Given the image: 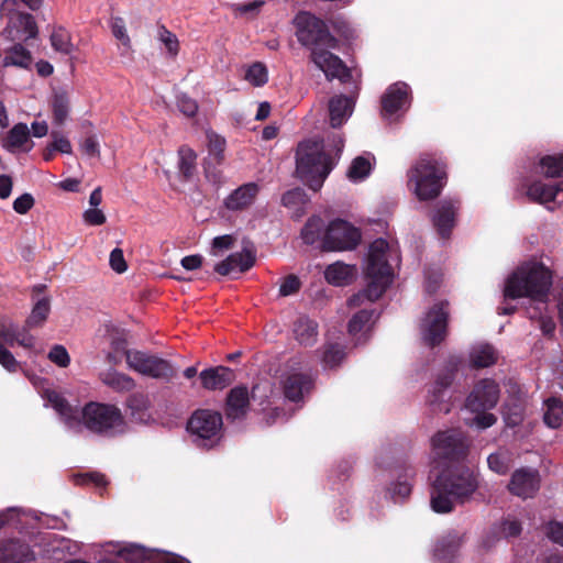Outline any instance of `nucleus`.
<instances>
[{"label": "nucleus", "mask_w": 563, "mask_h": 563, "mask_svg": "<svg viewBox=\"0 0 563 563\" xmlns=\"http://www.w3.org/2000/svg\"><path fill=\"white\" fill-rule=\"evenodd\" d=\"M233 244V238L231 235L217 236L212 241L211 254L214 256L222 255V252L231 249Z\"/></svg>", "instance_id": "obj_63"}, {"label": "nucleus", "mask_w": 563, "mask_h": 563, "mask_svg": "<svg viewBox=\"0 0 563 563\" xmlns=\"http://www.w3.org/2000/svg\"><path fill=\"white\" fill-rule=\"evenodd\" d=\"M324 223L320 217L313 216L306 222L301 230V239L303 243L313 245L317 242L320 243L322 249V239L325 232Z\"/></svg>", "instance_id": "obj_38"}, {"label": "nucleus", "mask_w": 563, "mask_h": 563, "mask_svg": "<svg viewBox=\"0 0 563 563\" xmlns=\"http://www.w3.org/2000/svg\"><path fill=\"white\" fill-rule=\"evenodd\" d=\"M255 263V255L249 249L230 254L225 260L216 264L214 272L222 276L239 272L249 271Z\"/></svg>", "instance_id": "obj_21"}, {"label": "nucleus", "mask_w": 563, "mask_h": 563, "mask_svg": "<svg viewBox=\"0 0 563 563\" xmlns=\"http://www.w3.org/2000/svg\"><path fill=\"white\" fill-rule=\"evenodd\" d=\"M52 109L54 122L56 124H63L69 112V98L66 92L58 91L54 93Z\"/></svg>", "instance_id": "obj_46"}, {"label": "nucleus", "mask_w": 563, "mask_h": 563, "mask_svg": "<svg viewBox=\"0 0 563 563\" xmlns=\"http://www.w3.org/2000/svg\"><path fill=\"white\" fill-rule=\"evenodd\" d=\"M34 559V552L20 540H11L2 544V563H26Z\"/></svg>", "instance_id": "obj_30"}, {"label": "nucleus", "mask_w": 563, "mask_h": 563, "mask_svg": "<svg viewBox=\"0 0 563 563\" xmlns=\"http://www.w3.org/2000/svg\"><path fill=\"white\" fill-rule=\"evenodd\" d=\"M551 285L552 273L547 266L539 262H526L507 278L504 288L506 299L527 297L537 303L528 309L529 318H540L541 330L547 335L552 334L555 328L552 319L543 316Z\"/></svg>", "instance_id": "obj_3"}, {"label": "nucleus", "mask_w": 563, "mask_h": 563, "mask_svg": "<svg viewBox=\"0 0 563 563\" xmlns=\"http://www.w3.org/2000/svg\"><path fill=\"white\" fill-rule=\"evenodd\" d=\"M33 58L31 52L21 43H16L5 51L2 59V66H15L27 69L32 65Z\"/></svg>", "instance_id": "obj_36"}, {"label": "nucleus", "mask_w": 563, "mask_h": 563, "mask_svg": "<svg viewBox=\"0 0 563 563\" xmlns=\"http://www.w3.org/2000/svg\"><path fill=\"white\" fill-rule=\"evenodd\" d=\"M222 416L218 411L200 409L192 413L187 430L192 442L200 448H212L221 438Z\"/></svg>", "instance_id": "obj_9"}, {"label": "nucleus", "mask_w": 563, "mask_h": 563, "mask_svg": "<svg viewBox=\"0 0 563 563\" xmlns=\"http://www.w3.org/2000/svg\"><path fill=\"white\" fill-rule=\"evenodd\" d=\"M82 219L86 224L92 227L102 225L107 221L106 214L99 208H88L84 211Z\"/></svg>", "instance_id": "obj_60"}, {"label": "nucleus", "mask_w": 563, "mask_h": 563, "mask_svg": "<svg viewBox=\"0 0 563 563\" xmlns=\"http://www.w3.org/2000/svg\"><path fill=\"white\" fill-rule=\"evenodd\" d=\"M179 155V170L186 177L192 176L196 167L197 155L194 150L188 146H181L178 151Z\"/></svg>", "instance_id": "obj_48"}, {"label": "nucleus", "mask_w": 563, "mask_h": 563, "mask_svg": "<svg viewBox=\"0 0 563 563\" xmlns=\"http://www.w3.org/2000/svg\"><path fill=\"white\" fill-rule=\"evenodd\" d=\"M5 33L12 41L26 42L31 38H35L38 34V30L32 14L16 12L10 16Z\"/></svg>", "instance_id": "obj_19"}, {"label": "nucleus", "mask_w": 563, "mask_h": 563, "mask_svg": "<svg viewBox=\"0 0 563 563\" xmlns=\"http://www.w3.org/2000/svg\"><path fill=\"white\" fill-rule=\"evenodd\" d=\"M445 166L430 156H421L408 172V186L419 200L437 198L445 183Z\"/></svg>", "instance_id": "obj_7"}, {"label": "nucleus", "mask_w": 563, "mask_h": 563, "mask_svg": "<svg viewBox=\"0 0 563 563\" xmlns=\"http://www.w3.org/2000/svg\"><path fill=\"white\" fill-rule=\"evenodd\" d=\"M35 200L31 194H23L13 201V210L18 214H25L34 207Z\"/></svg>", "instance_id": "obj_62"}, {"label": "nucleus", "mask_w": 563, "mask_h": 563, "mask_svg": "<svg viewBox=\"0 0 563 563\" xmlns=\"http://www.w3.org/2000/svg\"><path fill=\"white\" fill-rule=\"evenodd\" d=\"M354 99L343 95L334 96L329 101L330 124L339 128L352 115Z\"/></svg>", "instance_id": "obj_25"}, {"label": "nucleus", "mask_w": 563, "mask_h": 563, "mask_svg": "<svg viewBox=\"0 0 563 563\" xmlns=\"http://www.w3.org/2000/svg\"><path fill=\"white\" fill-rule=\"evenodd\" d=\"M461 545V537L456 532H449L438 540L433 549V556L438 563H453Z\"/></svg>", "instance_id": "obj_26"}, {"label": "nucleus", "mask_w": 563, "mask_h": 563, "mask_svg": "<svg viewBox=\"0 0 563 563\" xmlns=\"http://www.w3.org/2000/svg\"><path fill=\"white\" fill-rule=\"evenodd\" d=\"M306 201V195L303 190L295 188L285 192L282 197V202L287 208H296L303 205Z\"/></svg>", "instance_id": "obj_56"}, {"label": "nucleus", "mask_w": 563, "mask_h": 563, "mask_svg": "<svg viewBox=\"0 0 563 563\" xmlns=\"http://www.w3.org/2000/svg\"><path fill=\"white\" fill-rule=\"evenodd\" d=\"M459 202L455 200H442L438 203L432 214V222L439 235L448 239L455 225Z\"/></svg>", "instance_id": "obj_20"}, {"label": "nucleus", "mask_w": 563, "mask_h": 563, "mask_svg": "<svg viewBox=\"0 0 563 563\" xmlns=\"http://www.w3.org/2000/svg\"><path fill=\"white\" fill-rule=\"evenodd\" d=\"M409 86L406 82H395L382 98L383 113L391 119L398 112L406 111L410 104Z\"/></svg>", "instance_id": "obj_18"}, {"label": "nucleus", "mask_w": 563, "mask_h": 563, "mask_svg": "<svg viewBox=\"0 0 563 563\" xmlns=\"http://www.w3.org/2000/svg\"><path fill=\"white\" fill-rule=\"evenodd\" d=\"M47 358L60 368H66L70 364V355L62 344L53 345L47 354Z\"/></svg>", "instance_id": "obj_52"}, {"label": "nucleus", "mask_w": 563, "mask_h": 563, "mask_svg": "<svg viewBox=\"0 0 563 563\" xmlns=\"http://www.w3.org/2000/svg\"><path fill=\"white\" fill-rule=\"evenodd\" d=\"M540 488V475L537 470L521 467L516 470L508 484L509 492L522 499L533 497Z\"/></svg>", "instance_id": "obj_16"}, {"label": "nucleus", "mask_w": 563, "mask_h": 563, "mask_svg": "<svg viewBox=\"0 0 563 563\" xmlns=\"http://www.w3.org/2000/svg\"><path fill=\"white\" fill-rule=\"evenodd\" d=\"M244 78L252 86L262 87L268 81L267 67L261 62L253 63L246 68Z\"/></svg>", "instance_id": "obj_47"}, {"label": "nucleus", "mask_w": 563, "mask_h": 563, "mask_svg": "<svg viewBox=\"0 0 563 563\" xmlns=\"http://www.w3.org/2000/svg\"><path fill=\"white\" fill-rule=\"evenodd\" d=\"M294 334L301 345H313L318 336V324L308 317L301 316L294 324Z\"/></svg>", "instance_id": "obj_35"}, {"label": "nucleus", "mask_w": 563, "mask_h": 563, "mask_svg": "<svg viewBox=\"0 0 563 563\" xmlns=\"http://www.w3.org/2000/svg\"><path fill=\"white\" fill-rule=\"evenodd\" d=\"M37 519L32 511H24L20 508H8L2 511V527L12 526L15 529L22 530L27 527L31 520Z\"/></svg>", "instance_id": "obj_39"}, {"label": "nucleus", "mask_w": 563, "mask_h": 563, "mask_svg": "<svg viewBox=\"0 0 563 563\" xmlns=\"http://www.w3.org/2000/svg\"><path fill=\"white\" fill-rule=\"evenodd\" d=\"M547 534L554 543L563 547V523L553 521L547 528Z\"/></svg>", "instance_id": "obj_64"}, {"label": "nucleus", "mask_w": 563, "mask_h": 563, "mask_svg": "<svg viewBox=\"0 0 563 563\" xmlns=\"http://www.w3.org/2000/svg\"><path fill=\"white\" fill-rule=\"evenodd\" d=\"M499 386L490 378L479 380L466 399V408L473 412L493 409L499 399Z\"/></svg>", "instance_id": "obj_15"}, {"label": "nucleus", "mask_w": 563, "mask_h": 563, "mask_svg": "<svg viewBox=\"0 0 563 563\" xmlns=\"http://www.w3.org/2000/svg\"><path fill=\"white\" fill-rule=\"evenodd\" d=\"M260 187L256 183L244 184L234 189L225 199L224 206L228 210L239 211L250 207L257 194Z\"/></svg>", "instance_id": "obj_23"}, {"label": "nucleus", "mask_w": 563, "mask_h": 563, "mask_svg": "<svg viewBox=\"0 0 563 563\" xmlns=\"http://www.w3.org/2000/svg\"><path fill=\"white\" fill-rule=\"evenodd\" d=\"M42 397L45 406L52 407L58 413L65 428L73 433H80L84 428L107 437L125 431L124 418L120 409L113 405L91 401L79 411L56 390L46 389Z\"/></svg>", "instance_id": "obj_1"}, {"label": "nucleus", "mask_w": 563, "mask_h": 563, "mask_svg": "<svg viewBox=\"0 0 563 563\" xmlns=\"http://www.w3.org/2000/svg\"><path fill=\"white\" fill-rule=\"evenodd\" d=\"M110 267L118 274H122L128 269V265L123 255V251L115 247L111 251L109 257Z\"/></svg>", "instance_id": "obj_61"}, {"label": "nucleus", "mask_w": 563, "mask_h": 563, "mask_svg": "<svg viewBox=\"0 0 563 563\" xmlns=\"http://www.w3.org/2000/svg\"><path fill=\"white\" fill-rule=\"evenodd\" d=\"M449 319V302L434 303L424 314L420 323L423 342L429 346L440 344L446 336Z\"/></svg>", "instance_id": "obj_13"}, {"label": "nucleus", "mask_w": 563, "mask_h": 563, "mask_svg": "<svg viewBox=\"0 0 563 563\" xmlns=\"http://www.w3.org/2000/svg\"><path fill=\"white\" fill-rule=\"evenodd\" d=\"M361 241V231L350 222L336 219L329 223L322 239L323 251H351Z\"/></svg>", "instance_id": "obj_12"}, {"label": "nucleus", "mask_w": 563, "mask_h": 563, "mask_svg": "<svg viewBox=\"0 0 563 563\" xmlns=\"http://www.w3.org/2000/svg\"><path fill=\"white\" fill-rule=\"evenodd\" d=\"M249 391L246 387H234L228 395L227 416L229 419H241L245 416L249 408Z\"/></svg>", "instance_id": "obj_28"}, {"label": "nucleus", "mask_w": 563, "mask_h": 563, "mask_svg": "<svg viewBox=\"0 0 563 563\" xmlns=\"http://www.w3.org/2000/svg\"><path fill=\"white\" fill-rule=\"evenodd\" d=\"M355 265H349L342 262H335L329 265L324 272L327 282L334 286L349 285L355 279Z\"/></svg>", "instance_id": "obj_32"}, {"label": "nucleus", "mask_w": 563, "mask_h": 563, "mask_svg": "<svg viewBox=\"0 0 563 563\" xmlns=\"http://www.w3.org/2000/svg\"><path fill=\"white\" fill-rule=\"evenodd\" d=\"M497 358L498 353L495 347L484 342L472 345L468 352L470 364L476 368L492 366L497 362Z\"/></svg>", "instance_id": "obj_31"}, {"label": "nucleus", "mask_w": 563, "mask_h": 563, "mask_svg": "<svg viewBox=\"0 0 563 563\" xmlns=\"http://www.w3.org/2000/svg\"><path fill=\"white\" fill-rule=\"evenodd\" d=\"M3 343L9 345L19 344L30 349L34 345V336L30 334L26 329L2 320V344Z\"/></svg>", "instance_id": "obj_33"}, {"label": "nucleus", "mask_w": 563, "mask_h": 563, "mask_svg": "<svg viewBox=\"0 0 563 563\" xmlns=\"http://www.w3.org/2000/svg\"><path fill=\"white\" fill-rule=\"evenodd\" d=\"M148 405V399L142 394H134L128 399L131 416L137 422H146L150 420Z\"/></svg>", "instance_id": "obj_41"}, {"label": "nucleus", "mask_w": 563, "mask_h": 563, "mask_svg": "<svg viewBox=\"0 0 563 563\" xmlns=\"http://www.w3.org/2000/svg\"><path fill=\"white\" fill-rule=\"evenodd\" d=\"M51 311V303L48 297H43L38 299L31 311L26 320V324L30 328L41 327L45 320L47 319Z\"/></svg>", "instance_id": "obj_44"}, {"label": "nucleus", "mask_w": 563, "mask_h": 563, "mask_svg": "<svg viewBox=\"0 0 563 563\" xmlns=\"http://www.w3.org/2000/svg\"><path fill=\"white\" fill-rule=\"evenodd\" d=\"M390 261L398 263V251L384 239H376L368 250L365 276L367 287L351 297L347 305L351 308L360 307L365 302L373 303L387 289L393 282V268Z\"/></svg>", "instance_id": "obj_4"}, {"label": "nucleus", "mask_w": 563, "mask_h": 563, "mask_svg": "<svg viewBox=\"0 0 563 563\" xmlns=\"http://www.w3.org/2000/svg\"><path fill=\"white\" fill-rule=\"evenodd\" d=\"M111 31L113 36L120 41L123 47L131 48V40L126 32L125 23L122 18L115 16L111 19Z\"/></svg>", "instance_id": "obj_54"}, {"label": "nucleus", "mask_w": 563, "mask_h": 563, "mask_svg": "<svg viewBox=\"0 0 563 563\" xmlns=\"http://www.w3.org/2000/svg\"><path fill=\"white\" fill-rule=\"evenodd\" d=\"M563 417V400L560 398L551 397L544 401V423L552 428H559L562 423Z\"/></svg>", "instance_id": "obj_40"}, {"label": "nucleus", "mask_w": 563, "mask_h": 563, "mask_svg": "<svg viewBox=\"0 0 563 563\" xmlns=\"http://www.w3.org/2000/svg\"><path fill=\"white\" fill-rule=\"evenodd\" d=\"M209 156L214 159L217 164H220L223 159V153L225 148V140L219 134L208 131L207 132Z\"/></svg>", "instance_id": "obj_49"}, {"label": "nucleus", "mask_w": 563, "mask_h": 563, "mask_svg": "<svg viewBox=\"0 0 563 563\" xmlns=\"http://www.w3.org/2000/svg\"><path fill=\"white\" fill-rule=\"evenodd\" d=\"M158 40L164 44L168 54L175 57L178 54L179 42L177 36L168 31L164 25L158 27Z\"/></svg>", "instance_id": "obj_53"}, {"label": "nucleus", "mask_w": 563, "mask_h": 563, "mask_svg": "<svg viewBox=\"0 0 563 563\" xmlns=\"http://www.w3.org/2000/svg\"><path fill=\"white\" fill-rule=\"evenodd\" d=\"M126 363L129 368L152 378L169 380L175 375L168 361L144 352L126 353Z\"/></svg>", "instance_id": "obj_14"}, {"label": "nucleus", "mask_w": 563, "mask_h": 563, "mask_svg": "<svg viewBox=\"0 0 563 563\" xmlns=\"http://www.w3.org/2000/svg\"><path fill=\"white\" fill-rule=\"evenodd\" d=\"M344 358V351L338 344H328L322 354V364L325 368L338 366Z\"/></svg>", "instance_id": "obj_50"}, {"label": "nucleus", "mask_w": 563, "mask_h": 563, "mask_svg": "<svg viewBox=\"0 0 563 563\" xmlns=\"http://www.w3.org/2000/svg\"><path fill=\"white\" fill-rule=\"evenodd\" d=\"M478 488L477 475L468 467L444 468L432 483L430 505L434 512H451L464 504Z\"/></svg>", "instance_id": "obj_5"}, {"label": "nucleus", "mask_w": 563, "mask_h": 563, "mask_svg": "<svg viewBox=\"0 0 563 563\" xmlns=\"http://www.w3.org/2000/svg\"><path fill=\"white\" fill-rule=\"evenodd\" d=\"M273 397V390L271 388V384L268 382H261L256 384L252 389V398L253 400H260L261 405H264L265 401L271 404L269 398Z\"/></svg>", "instance_id": "obj_59"}, {"label": "nucleus", "mask_w": 563, "mask_h": 563, "mask_svg": "<svg viewBox=\"0 0 563 563\" xmlns=\"http://www.w3.org/2000/svg\"><path fill=\"white\" fill-rule=\"evenodd\" d=\"M539 164L545 177L558 178L563 176V154L543 156Z\"/></svg>", "instance_id": "obj_45"}, {"label": "nucleus", "mask_w": 563, "mask_h": 563, "mask_svg": "<svg viewBox=\"0 0 563 563\" xmlns=\"http://www.w3.org/2000/svg\"><path fill=\"white\" fill-rule=\"evenodd\" d=\"M487 464L490 471L505 475L512 464V455L507 450H499L487 457Z\"/></svg>", "instance_id": "obj_43"}, {"label": "nucleus", "mask_w": 563, "mask_h": 563, "mask_svg": "<svg viewBox=\"0 0 563 563\" xmlns=\"http://www.w3.org/2000/svg\"><path fill=\"white\" fill-rule=\"evenodd\" d=\"M80 152L89 158L100 157V143L97 135L91 134L81 140L79 144Z\"/></svg>", "instance_id": "obj_55"}, {"label": "nucleus", "mask_w": 563, "mask_h": 563, "mask_svg": "<svg viewBox=\"0 0 563 563\" xmlns=\"http://www.w3.org/2000/svg\"><path fill=\"white\" fill-rule=\"evenodd\" d=\"M285 397L294 402L302 400L313 387V378L301 356L291 357L280 377Z\"/></svg>", "instance_id": "obj_10"}, {"label": "nucleus", "mask_w": 563, "mask_h": 563, "mask_svg": "<svg viewBox=\"0 0 563 563\" xmlns=\"http://www.w3.org/2000/svg\"><path fill=\"white\" fill-rule=\"evenodd\" d=\"M468 450V442L460 429L437 432L431 438V463L433 468L449 466L463 460Z\"/></svg>", "instance_id": "obj_8"}, {"label": "nucleus", "mask_w": 563, "mask_h": 563, "mask_svg": "<svg viewBox=\"0 0 563 563\" xmlns=\"http://www.w3.org/2000/svg\"><path fill=\"white\" fill-rule=\"evenodd\" d=\"M101 382L115 391H130L135 383L130 376L111 368L100 374Z\"/></svg>", "instance_id": "obj_37"}, {"label": "nucleus", "mask_w": 563, "mask_h": 563, "mask_svg": "<svg viewBox=\"0 0 563 563\" xmlns=\"http://www.w3.org/2000/svg\"><path fill=\"white\" fill-rule=\"evenodd\" d=\"M462 364V358L459 356H452L448 360L446 365L441 373L432 388L429 390L428 404L434 412L448 413L451 410L450 385L455 377L459 367Z\"/></svg>", "instance_id": "obj_11"}, {"label": "nucleus", "mask_w": 563, "mask_h": 563, "mask_svg": "<svg viewBox=\"0 0 563 563\" xmlns=\"http://www.w3.org/2000/svg\"><path fill=\"white\" fill-rule=\"evenodd\" d=\"M51 44L56 52L64 55L71 54L75 48L69 32L62 26L55 27L52 32Z\"/></svg>", "instance_id": "obj_42"}, {"label": "nucleus", "mask_w": 563, "mask_h": 563, "mask_svg": "<svg viewBox=\"0 0 563 563\" xmlns=\"http://www.w3.org/2000/svg\"><path fill=\"white\" fill-rule=\"evenodd\" d=\"M374 163L375 157L369 153L356 156L346 172V177L352 183L365 180L371 175Z\"/></svg>", "instance_id": "obj_34"}, {"label": "nucleus", "mask_w": 563, "mask_h": 563, "mask_svg": "<svg viewBox=\"0 0 563 563\" xmlns=\"http://www.w3.org/2000/svg\"><path fill=\"white\" fill-rule=\"evenodd\" d=\"M294 24L298 42L311 51V60L323 71L327 79H339L343 84L350 81L352 70L329 51L336 48L338 41L330 34L325 23L313 14L301 11L295 16Z\"/></svg>", "instance_id": "obj_2"}, {"label": "nucleus", "mask_w": 563, "mask_h": 563, "mask_svg": "<svg viewBox=\"0 0 563 563\" xmlns=\"http://www.w3.org/2000/svg\"><path fill=\"white\" fill-rule=\"evenodd\" d=\"M526 195L530 200L554 210L560 208L563 201V181L559 185H549L541 180L533 181L527 186Z\"/></svg>", "instance_id": "obj_17"}, {"label": "nucleus", "mask_w": 563, "mask_h": 563, "mask_svg": "<svg viewBox=\"0 0 563 563\" xmlns=\"http://www.w3.org/2000/svg\"><path fill=\"white\" fill-rule=\"evenodd\" d=\"M409 475L406 473L399 476L398 481L391 484L389 492L395 503L402 501L411 493V484L408 482Z\"/></svg>", "instance_id": "obj_51"}, {"label": "nucleus", "mask_w": 563, "mask_h": 563, "mask_svg": "<svg viewBox=\"0 0 563 563\" xmlns=\"http://www.w3.org/2000/svg\"><path fill=\"white\" fill-rule=\"evenodd\" d=\"M334 161L325 152V145L319 140H306L299 143L296 153V173L309 188L319 190L334 167Z\"/></svg>", "instance_id": "obj_6"}, {"label": "nucleus", "mask_w": 563, "mask_h": 563, "mask_svg": "<svg viewBox=\"0 0 563 563\" xmlns=\"http://www.w3.org/2000/svg\"><path fill=\"white\" fill-rule=\"evenodd\" d=\"M33 141L30 139V131L26 124H15L8 134V137L2 142V147L7 151L18 154L27 153L33 148Z\"/></svg>", "instance_id": "obj_24"}, {"label": "nucleus", "mask_w": 563, "mask_h": 563, "mask_svg": "<svg viewBox=\"0 0 563 563\" xmlns=\"http://www.w3.org/2000/svg\"><path fill=\"white\" fill-rule=\"evenodd\" d=\"M201 384L205 388L216 390L228 387L234 379V373L225 366H217L200 373Z\"/></svg>", "instance_id": "obj_27"}, {"label": "nucleus", "mask_w": 563, "mask_h": 563, "mask_svg": "<svg viewBox=\"0 0 563 563\" xmlns=\"http://www.w3.org/2000/svg\"><path fill=\"white\" fill-rule=\"evenodd\" d=\"M159 551L156 549H146L140 544H128L118 549V556L123 563H144L150 561L155 563Z\"/></svg>", "instance_id": "obj_29"}, {"label": "nucleus", "mask_w": 563, "mask_h": 563, "mask_svg": "<svg viewBox=\"0 0 563 563\" xmlns=\"http://www.w3.org/2000/svg\"><path fill=\"white\" fill-rule=\"evenodd\" d=\"M300 285L301 283L297 276H286L279 285V296L287 297L296 294L300 289Z\"/></svg>", "instance_id": "obj_57"}, {"label": "nucleus", "mask_w": 563, "mask_h": 563, "mask_svg": "<svg viewBox=\"0 0 563 563\" xmlns=\"http://www.w3.org/2000/svg\"><path fill=\"white\" fill-rule=\"evenodd\" d=\"M378 314L374 309L364 308L355 313L349 322V333L356 344L364 343L369 338V332Z\"/></svg>", "instance_id": "obj_22"}, {"label": "nucleus", "mask_w": 563, "mask_h": 563, "mask_svg": "<svg viewBox=\"0 0 563 563\" xmlns=\"http://www.w3.org/2000/svg\"><path fill=\"white\" fill-rule=\"evenodd\" d=\"M177 107L187 117H194L198 111L197 101L185 93L177 96Z\"/></svg>", "instance_id": "obj_58"}]
</instances>
